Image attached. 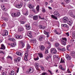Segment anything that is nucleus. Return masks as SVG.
<instances>
[{
	"label": "nucleus",
	"instance_id": "f257e3e1",
	"mask_svg": "<svg viewBox=\"0 0 75 75\" xmlns=\"http://www.w3.org/2000/svg\"><path fill=\"white\" fill-rule=\"evenodd\" d=\"M53 14L54 15H52L51 16V17L52 18H54V19L57 20H58V17H57L59 16L60 15L58 13V12L57 11H55L54 12Z\"/></svg>",
	"mask_w": 75,
	"mask_h": 75
},
{
	"label": "nucleus",
	"instance_id": "f03ea898",
	"mask_svg": "<svg viewBox=\"0 0 75 75\" xmlns=\"http://www.w3.org/2000/svg\"><path fill=\"white\" fill-rule=\"evenodd\" d=\"M62 21L64 23H67L69 25L71 26L72 23L70 21H68V18L67 17H64L62 19Z\"/></svg>",
	"mask_w": 75,
	"mask_h": 75
},
{
	"label": "nucleus",
	"instance_id": "7ed1b4c3",
	"mask_svg": "<svg viewBox=\"0 0 75 75\" xmlns=\"http://www.w3.org/2000/svg\"><path fill=\"white\" fill-rule=\"evenodd\" d=\"M34 72V69L33 68H30L28 70V71H26V72L27 74L29 73H33Z\"/></svg>",
	"mask_w": 75,
	"mask_h": 75
},
{
	"label": "nucleus",
	"instance_id": "20e7f679",
	"mask_svg": "<svg viewBox=\"0 0 75 75\" xmlns=\"http://www.w3.org/2000/svg\"><path fill=\"white\" fill-rule=\"evenodd\" d=\"M51 52L53 54H55L57 53V50L55 48H52L51 50Z\"/></svg>",
	"mask_w": 75,
	"mask_h": 75
},
{
	"label": "nucleus",
	"instance_id": "39448f33",
	"mask_svg": "<svg viewBox=\"0 0 75 75\" xmlns=\"http://www.w3.org/2000/svg\"><path fill=\"white\" fill-rule=\"evenodd\" d=\"M8 35V31L6 30H4L2 33V35L4 37H6Z\"/></svg>",
	"mask_w": 75,
	"mask_h": 75
},
{
	"label": "nucleus",
	"instance_id": "423d86ee",
	"mask_svg": "<svg viewBox=\"0 0 75 75\" xmlns=\"http://www.w3.org/2000/svg\"><path fill=\"white\" fill-rule=\"evenodd\" d=\"M21 60V58L20 57H18L17 58H16L14 59V62L16 63H18V62H19Z\"/></svg>",
	"mask_w": 75,
	"mask_h": 75
},
{
	"label": "nucleus",
	"instance_id": "0eeeda50",
	"mask_svg": "<svg viewBox=\"0 0 75 75\" xmlns=\"http://www.w3.org/2000/svg\"><path fill=\"white\" fill-rule=\"evenodd\" d=\"M21 4L20 5V4H18L16 5V8H20L22 6H23V4L22 3H21Z\"/></svg>",
	"mask_w": 75,
	"mask_h": 75
},
{
	"label": "nucleus",
	"instance_id": "6e6552de",
	"mask_svg": "<svg viewBox=\"0 0 75 75\" xmlns=\"http://www.w3.org/2000/svg\"><path fill=\"white\" fill-rule=\"evenodd\" d=\"M44 34H46V35H47V38L49 37H50V35H49V33L48 32H47V31L45 30H44Z\"/></svg>",
	"mask_w": 75,
	"mask_h": 75
},
{
	"label": "nucleus",
	"instance_id": "1a4fd4ad",
	"mask_svg": "<svg viewBox=\"0 0 75 75\" xmlns=\"http://www.w3.org/2000/svg\"><path fill=\"white\" fill-rule=\"evenodd\" d=\"M24 30V28L23 27H18V31H20L21 32V31H23Z\"/></svg>",
	"mask_w": 75,
	"mask_h": 75
},
{
	"label": "nucleus",
	"instance_id": "9d476101",
	"mask_svg": "<svg viewBox=\"0 0 75 75\" xmlns=\"http://www.w3.org/2000/svg\"><path fill=\"white\" fill-rule=\"evenodd\" d=\"M65 57L67 60H70L71 59V56L68 55H66L65 56Z\"/></svg>",
	"mask_w": 75,
	"mask_h": 75
},
{
	"label": "nucleus",
	"instance_id": "9b49d317",
	"mask_svg": "<svg viewBox=\"0 0 75 75\" xmlns=\"http://www.w3.org/2000/svg\"><path fill=\"white\" fill-rule=\"evenodd\" d=\"M54 32L55 33V34H57V35H60V34H61L62 33L61 32L60 33H59L57 31L56 29L54 30Z\"/></svg>",
	"mask_w": 75,
	"mask_h": 75
},
{
	"label": "nucleus",
	"instance_id": "f8f14e48",
	"mask_svg": "<svg viewBox=\"0 0 75 75\" xmlns=\"http://www.w3.org/2000/svg\"><path fill=\"white\" fill-rule=\"evenodd\" d=\"M30 42H31V43H33V44H35V43H36V39H33L31 40Z\"/></svg>",
	"mask_w": 75,
	"mask_h": 75
},
{
	"label": "nucleus",
	"instance_id": "ddd939ff",
	"mask_svg": "<svg viewBox=\"0 0 75 75\" xmlns=\"http://www.w3.org/2000/svg\"><path fill=\"white\" fill-rule=\"evenodd\" d=\"M25 26L27 30H30L31 28V27H30V25L28 24H27Z\"/></svg>",
	"mask_w": 75,
	"mask_h": 75
},
{
	"label": "nucleus",
	"instance_id": "4468645a",
	"mask_svg": "<svg viewBox=\"0 0 75 75\" xmlns=\"http://www.w3.org/2000/svg\"><path fill=\"white\" fill-rule=\"evenodd\" d=\"M1 47L0 48V49L1 50H4L5 49H6V47H5V46H4V44H2L1 45Z\"/></svg>",
	"mask_w": 75,
	"mask_h": 75
},
{
	"label": "nucleus",
	"instance_id": "2eb2a0df",
	"mask_svg": "<svg viewBox=\"0 0 75 75\" xmlns=\"http://www.w3.org/2000/svg\"><path fill=\"white\" fill-rule=\"evenodd\" d=\"M28 6L29 7L30 9H32V8H33V7H34V6H33V5H32L31 4H29L28 5Z\"/></svg>",
	"mask_w": 75,
	"mask_h": 75
},
{
	"label": "nucleus",
	"instance_id": "dca6fc26",
	"mask_svg": "<svg viewBox=\"0 0 75 75\" xmlns=\"http://www.w3.org/2000/svg\"><path fill=\"white\" fill-rule=\"evenodd\" d=\"M45 49V47L43 45L40 46V50L42 51H44Z\"/></svg>",
	"mask_w": 75,
	"mask_h": 75
},
{
	"label": "nucleus",
	"instance_id": "f3484780",
	"mask_svg": "<svg viewBox=\"0 0 75 75\" xmlns=\"http://www.w3.org/2000/svg\"><path fill=\"white\" fill-rule=\"evenodd\" d=\"M38 16H35L33 17V19L34 20H38Z\"/></svg>",
	"mask_w": 75,
	"mask_h": 75
},
{
	"label": "nucleus",
	"instance_id": "a211bd4d",
	"mask_svg": "<svg viewBox=\"0 0 75 75\" xmlns=\"http://www.w3.org/2000/svg\"><path fill=\"white\" fill-rule=\"evenodd\" d=\"M71 55L72 58H75V52H71Z\"/></svg>",
	"mask_w": 75,
	"mask_h": 75
},
{
	"label": "nucleus",
	"instance_id": "6ab92c4d",
	"mask_svg": "<svg viewBox=\"0 0 75 75\" xmlns=\"http://www.w3.org/2000/svg\"><path fill=\"white\" fill-rule=\"evenodd\" d=\"M16 54L18 56H21L22 55V54L20 52H17L16 53Z\"/></svg>",
	"mask_w": 75,
	"mask_h": 75
},
{
	"label": "nucleus",
	"instance_id": "aec40b11",
	"mask_svg": "<svg viewBox=\"0 0 75 75\" xmlns=\"http://www.w3.org/2000/svg\"><path fill=\"white\" fill-rule=\"evenodd\" d=\"M46 43L47 44H48V48H50V47H51V42H48V41H47Z\"/></svg>",
	"mask_w": 75,
	"mask_h": 75
},
{
	"label": "nucleus",
	"instance_id": "412c9836",
	"mask_svg": "<svg viewBox=\"0 0 75 75\" xmlns=\"http://www.w3.org/2000/svg\"><path fill=\"white\" fill-rule=\"evenodd\" d=\"M40 5H38L36 7V11H38V12H39L40 11Z\"/></svg>",
	"mask_w": 75,
	"mask_h": 75
},
{
	"label": "nucleus",
	"instance_id": "4be33fe9",
	"mask_svg": "<svg viewBox=\"0 0 75 75\" xmlns=\"http://www.w3.org/2000/svg\"><path fill=\"white\" fill-rule=\"evenodd\" d=\"M1 8L2 10L4 11H6V7L2 5L1 6Z\"/></svg>",
	"mask_w": 75,
	"mask_h": 75
},
{
	"label": "nucleus",
	"instance_id": "5701e85b",
	"mask_svg": "<svg viewBox=\"0 0 75 75\" xmlns=\"http://www.w3.org/2000/svg\"><path fill=\"white\" fill-rule=\"evenodd\" d=\"M61 42L63 45L65 46L67 44V42L65 41H62Z\"/></svg>",
	"mask_w": 75,
	"mask_h": 75
},
{
	"label": "nucleus",
	"instance_id": "b1692460",
	"mask_svg": "<svg viewBox=\"0 0 75 75\" xmlns=\"http://www.w3.org/2000/svg\"><path fill=\"white\" fill-rule=\"evenodd\" d=\"M43 38H44V36H40L39 38V41H41L42 40V39H43Z\"/></svg>",
	"mask_w": 75,
	"mask_h": 75
},
{
	"label": "nucleus",
	"instance_id": "393cba45",
	"mask_svg": "<svg viewBox=\"0 0 75 75\" xmlns=\"http://www.w3.org/2000/svg\"><path fill=\"white\" fill-rule=\"evenodd\" d=\"M16 14V17H19L20 16V13L18 12H17V13H15Z\"/></svg>",
	"mask_w": 75,
	"mask_h": 75
},
{
	"label": "nucleus",
	"instance_id": "a878e982",
	"mask_svg": "<svg viewBox=\"0 0 75 75\" xmlns=\"http://www.w3.org/2000/svg\"><path fill=\"white\" fill-rule=\"evenodd\" d=\"M59 45H60L58 43H56L55 44V46L56 47H59Z\"/></svg>",
	"mask_w": 75,
	"mask_h": 75
},
{
	"label": "nucleus",
	"instance_id": "bb28decb",
	"mask_svg": "<svg viewBox=\"0 0 75 75\" xmlns=\"http://www.w3.org/2000/svg\"><path fill=\"white\" fill-rule=\"evenodd\" d=\"M30 48H31V46H30V45H29V44H27V50H29V49H30Z\"/></svg>",
	"mask_w": 75,
	"mask_h": 75
},
{
	"label": "nucleus",
	"instance_id": "cd10ccee",
	"mask_svg": "<svg viewBox=\"0 0 75 75\" xmlns=\"http://www.w3.org/2000/svg\"><path fill=\"white\" fill-rule=\"evenodd\" d=\"M11 16L13 17H16V13H13L11 14Z\"/></svg>",
	"mask_w": 75,
	"mask_h": 75
},
{
	"label": "nucleus",
	"instance_id": "c85d7f7f",
	"mask_svg": "<svg viewBox=\"0 0 75 75\" xmlns=\"http://www.w3.org/2000/svg\"><path fill=\"white\" fill-rule=\"evenodd\" d=\"M35 67H40V65L38 63H35Z\"/></svg>",
	"mask_w": 75,
	"mask_h": 75
},
{
	"label": "nucleus",
	"instance_id": "c756f323",
	"mask_svg": "<svg viewBox=\"0 0 75 75\" xmlns=\"http://www.w3.org/2000/svg\"><path fill=\"white\" fill-rule=\"evenodd\" d=\"M59 50L62 52H63V51H65V49L64 48H60L59 49Z\"/></svg>",
	"mask_w": 75,
	"mask_h": 75
},
{
	"label": "nucleus",
	"instance_id": "7c9ffc66",
	"mask_svg": "<svg viewBox=\"0 0 75 75\" xmlns=\"http://www.w3.org/2000/svg\"><path fill=\"white\" fill-rule=\"evenodd\" d=\"M38 54L39 55V57L40 58H42L43 57V55H42V54L41 53H39Z\"/></svg>",
	"mask_w": 75,
	"mask_h": 75
},
{
	"label": "nucleus",
	"instance_id": "2f4dec72",
	"mask_svg": "<svg viewBox=\"0 0 75 75\" xmlns=\"http://www.w3.org/2000/svg\"><path fill=\"white\" fill-rule=\"evenodd\" d=\"M59 67H60V69H61L62 70L65 71V69H64V68L62 67V65H60L59 66Z\"/></svg>",
	"mask_w": 75,
	"mask_h": 75
},
{
	"label": "nucleus",
	"instance_id": "473e14b6",
	"mask_svg": "<svg viewBox=\"0 0 75 75\" xmlns=\"http://www.w3.org/2000/svg\"><path fill=\"white\" fill-rule=\"evenodd\" d=\"M64 1L66 3H67V4H68L70 1V0H64Z\"/></svg>",
	"mask_w": 75,
	"mask_h": 75
},
{
	"label": "nucleus",
	"instance_id": "72a5a7b5",
	"mask_svg": "<svg viewBox=\"0 0 75 75\" xmlns=\"http://www.w3.org/2000/svg\"><path fill=\"white\" fill-rule=\"evenodd\" d=\"M10 75H14V71H11V72L10 74Z\"/></svg>",
	"mask_w": 75,
	"mask_h": 75
},
{
	"label": "nucleus",
	"instance_id": "f704fd0d",
	"mask_svg": "<svg viewBox=\"0 0 75 75\" xmlns=\"http://www.w3.org/2000/svg\"><path fill=\"white\" fill-rule=\"evenodd\" d=\"M40 28H41V29H42L43 30H44V28H45L44 27H42V26L40 25L39 26Z\"/></svg>",
	"mask_w": 75,
	"mask_h": 75
},
{
	"label": "nucleus",
	"instance_id": "c9c22d12",
	"mask_svg": "<svg viewBox=\"0 0 75 75\" xmlns=\"http://www.w3.org/2000/svg\"><path fill=\"white\" fill-rule=\"evenodd\" d=\"M28 14V11H26L25 13H24V15L25 16H27Z\"/></svg>",
	"mask_w": 75,
	"mask_h": 75
},
{
	"label": "nucleus",
	"instance_id": "e433bc0d",
	"mask_svg": "<svg viewBox=\"0 0 75 75\" xmlns=\"http://www.w3.org/2000/svg\"><path fill=\"white\" fill-rule=\"evenodd\" d=\"M59 58L60 57L59 56H57L56 57L58 61H59V59H60Z\"/></svg>",
	"mask_w": 75,
	"mask_h": 75
},
{
	"label": "nucleus",
	"instance_id": "4c0bfd02",
	"mask_svg": "<svg viewBox=\"0 0 75 75\" xmlns=\"http://www.w3.org/2000/svg\"><path fill=\"white\" fill-rule=\"evenodd\" d=\"M62 40H63L62 41H65V42H66L67 41V38H63L62 39Z\"/></svg>",
	"mask_w": 75,
	"mask_h": 75
},
{
	"label": "nucleus",
	"instance_id": "58836bf2",
	"mask_svg": "<svg viewBox=\"0 0 75 75\" xmlns=\"http://www.w3.org/2000/svg\"><path fill=\"white\" fill-rule=\"evenodd\" d=\"M48 72L50 73V74H51V75L54 74V73H52V72H51V71L50 70H48Z\"/></svg>",
	"mask_w": 75,
	"mask_h": 75
},
{
	"label": "nucleus",
	"instance_id": "ea45409f",
	"mask_svg": "<svg viewBox=\"0 0 75 75\" xmlns=\"http://www.w3.org/2000/svg\"><path fill=\"white\" fill-rule=\"evenodd\" d=\"M11 41H13V42H15L16 41V40L14 38H11Z\"/></svg>",
	"mask_w": 75,
	"mask_h": 75
},
{
	"label": "nucleus",
	"instance_id": "a19ab883",
	"mask_svg": "<svg viewBox=\"0 0 75 75\" xmlns=\"http://www.w3.org/2000/svg\"><path fill=\"white\" fill-rule=\"evenodd\" d=\"M64 60H63L62 59H61V60L60 61V63H64Z\"/></svg>",
	"mask_w": 75,
	"mask_h": 75
},
{
	"label": "nucleus",
	"instance_id": "79ce46f5",
	"mask_svg": "<svg viewBox=\"0 0 75 75\" xmlns=\"http://www.w3.org/2000/svg\"><path fill=\"white\" fill-rule=\"evenodd\" d=\"M21 38H22V36L21 35H18V39H21Z\"/></svg>",
	"mask_w": 75,
	"mask_h": 75
},
{
	"label": "nucleus",
	"instance_id": "37998d69",
	"mask_svg": "<svg viewBox=\"0 0 75 75\" xmlns=\"http://www.w3.org/2000/svg\"><path fill=\"white\" fill-rule=\"evenodd\" d=\"M34 59L35 61H37V60L39 59V57H38L37 58H34Z\"/></svg>",
	"mask_w": 75,
	"mask_h": 75
},
{
	"label": "nucleus",
	"instance_id": "c03bdc74",
	"mask_svg": "<svg viewBox=\"0 0 75 75\" xmlns=\"http://www.w3.org/2000/svg\"><path fill=\"white\" fill-rule=\"evenodd\" d=\"M28 37H29L30 38H33V36H32L31 35L28 34Z\"/></svg>",
	"mask_w": 75,
	"mask_h": 75
},
{
	"label": "nucleus",
	"instance_id": "a18cd8bd",
	"mask_svg": "<svg viewBox=\"0 0 75 75\" xmlns=\"http://www.w3.org/2000/svg\"><path fill=\"white\" fill-rule=\"evenodd\" d=\"M33 15L32 14H30L29 16V18H33Z\"/></svg>",
	"mask_w": 75,
	"mask_h": 75
},
{
	"label": "nucleus",
	"instance_id": "49530a36",
	"mask_svg": "<svg viewBox=\"0 0 75 75\" xmlns=\"http://www.w3.org/2000/svg\"><path fill=\"white\" fill-rule=\"evenodd\" d=\"M45 54H48V49L45 50Z\"/></svg>",
	"mask_w": 75,
	"mask_h": 75
},
{
	"label": "nucleus",
	"instance_id": "de8ad7c7",
	"mask_svg": "<svg viewBox=\"0 0 75 75\" xmlns=\"http://www.w3.org/2000/svg\"><path fill=\"white\" fill-rule=\"evenodd\" d=\"M2 75H7V74L6 73L4 72H2Z\"/></svg>",
	"mask_w": 75,
	"mask_h": 75
},
{
	"label": "nucleus",
	"instance_id": "09e8293b",
	"mask_svg": "<svg viewBox=\"0 0 75 75\" xmlns=\"http://www.w3.org/2000/svg\"><path fill=\"white\" fill-rule=\"evenodd\" d=\"M67 25H66V24H62V27H66Z\"/></svg>",
	"mask_w": 75,
	"mask_h": 75
},
{
	"label": "nucleus",
	"instance_id": "8fccbe9b",
	"mask_svg": "<svg viewBox=\"0 0 75 75\" xmlns=\"http://www.w3.org/2000/svg\"><path fill=\"white\" fill-rule=\"evenodd\" d=\"M42 11L43 12V13H45V12L46 11L45 9H42Z\"/></svg>",
	"mask_w": 75,
	"mask_h": 75
},
{
	"label": "nucleus",
	"instance_id": "3c124183",
	"mask_svg": "<svg viewBox=\"0 0 75 75\" xmlns=\"http://www.w3.org/2000/svg\"><path fill=\"white\" fill-rule=\"evenodd\" d=\"M24 59L25 60V61H27V57L25 56L24 57Z\"/></svg>",
	"mask_w": 75,
	"mask_h": 75
},
{
	"label": "nucleus",
	"instance_id": "603ef678",
	"mask_svg": "<svg viewBox=\"0 0 75 75\" xmlns=\"http://www.w3.org/2000/svg\"><path fill=\"white\" fill-rule=\"evenodd\" d=\"M21 24H24V23H25V22L23 21H21Z\"/></svg>",
	"mask_w": 75,
	"mask_h": 75
},
{
	"label": "nucleus",
	"instance_id": "864d4df0",
	"mask_svg": "<svg viewBox=\"0 0 75 75\" xmlns=\"http://www.w3.org/2000/svg\"><path fill=\"white\" fill-rule=\"evenodd\" d=\"M40 67L42 69V70H43V69H44V67H42V66H40Z\"/></svg>",
	"mask_w": 75,
	"mask_h": 75
},
{
	"label": "nucleus",
	"instance_id": "5fc2aeb1",
	"mask_svg": "<svg viewBox=\"0 0 75 75\" xmlns=\"http://www.w3.org/2000/svg\"><path fill=\"white\" fill-rule=\"evenodd\" d=\"M7 58H10V59H12V57H11V56H8L7 57Z\"/></svg>",
	"mask_w": 75,
	"mask_h": 75
},
{
	"label": "nucleus",
	"instance_id": "6e6d98bb",
	"mask_svg": "<svg viewBox=\"0 0 75 75\" xmlns=\"http://www.w3.org/2000/svg\"><path fill=\"white\" fill-rule=\"evenodd\" d=\"M49 58H50V57H49L48 56H47L45 58V59H46V60H48V59H49Z\"/></svg>",
	"mask_w": 75,
	"mask_h": 75
},
{
	"label": "nucleus",
	"instance_id": "4d7b16f0",
	"mask_svg": "<svg viewBox=\"0 0 75 75\" xmlns=\"http://www.w3.org/2000/svg\"><path fill=\"white\" fill-rule=\"evenodd\" d=\"M42 75H48L47 74V73H43L42 74Z\"/></svg>",
	"mask_w": 75,
	"mask_h": 75
},
{
	"label": "nucleus",
	"instance_id": "13d9d810",
	"mask_svg": "<svg viewBox=\"0 0 75 75\" xmlns=\"http://www.w3.org/2000/svg\"><path fill=\"white\" fill-rule=\"evenodd\" d=\"M50 41H51V42H53L54 40V39H52V38H51L50 40Z\"/></svg>",
	"mask_w": 75,
	"mask_h": 75
},
{
	"label": "nucleus",
	"instance_id": "bf43d9fd",
	"mask_svg": "<svg viewBox=\"0 0 75 75\" xmlns=\"http://www.w3.org/2000/svg\"><path fill=\"white\" fill-rule=\"evenodd\" d=\"M21 45H22V48H23V47H24V44L23 43H22L21 44Z\"/></svg>",
	"mask_w": 75,
	"mask_h": 75
},
{
	"label": "nucleus",
	"instance_id": "052dcab7",
	"mask_svg": "<svg viewBox=\"0 0 75 75\" xmlns=\"http://www.w3.org/2000/svg\"><path fill=\"white\" fill-rule=\"evenodd\" d=\"M65 34H66L67 35V36H69V33H65Z\"/></svg>",
	"mask_w": 75,
	"mask_h": 75
},
{
	"label": "nucleus",
	"instance_id": "680f3d73",
	"mask_svg": "<svg viewBox=\"0 0 75 75\" xmlns=\"http://www.w3.org/2000/svg\"><path fill=\"white\" fill-rule=\"evenodd\" d=\"M71 16V17H75V16H74V14H72V15H70Z\"/></svg>",
	"mask_w": 75,
	"mask_h": 75
},
{
	"label": "nucleus",
	"instance_id": "e2e57ef3",
	"mask_svg": "<svg viewBox=\"0 0 75 75\" xmlns=\"http://www.w3.org/2000/svg\"><path fill=\"white\" fill-rule=\"evenodd\" d=\"M28 53H25V57H27V56H28Z\"/></svg>",
	"mask_w": 75,
	"mask_h": 75
},
{
	"label": "nucleus",
	"instance_id": "0e129e2a",
	"mask_svg": "<svg viewBox=\"0 0 75 75\" xmlns=\"http://www.w3.org/2000/svg\"><path fill=\"white\" fill-rule=\"evenodd\" d=\"M67 71V72H68V73H71V71H69V69H68Z\"/></svg>",
	"mask_w": 75,
	"mask_h": 75
},
{
	"label": "nucleus",
	"instance_id": "69168bd1",
	"mask_svg": "<svg viewBox=\"0 0 75 75\" xmlns=\"http://www.w3.org/2000/svg\"><path fill=\"white\" fill-rule=\"evenodd\" d=\"M39 67H35V68H36V69H37V70H38V69H39Z\"/></svg>",
	"mask_w": 75,
	"mask_h": 75
},
{
	"label": "nucleus",
	"instance_id": "338daca9",
	"mask_svg": "<svg viewBox=\"0 0 75 75\" xmlns=\"http://www.w3.org/2000/svg\"><path fill=\"white\" fill-rule=\"evenodd\" d=\"M75 35V32L73 31L72 33V35Z\"/></svg>",
	"mask_w": 75,
	"mask_h": 75
},
{
	"label": "nucleus",
	"instance_id": "774afa93",
	"mask_svg": "<svg viewBox=\"0 0 75 75\" xmlns=\"http://www.w3.org/2000/svg\"><path fill=\"white\" fill-rule=\"evenodd\" d=\"M72 36L73 38H75V35H72Z\"/></svg>",
	"mask_w": 75,
	"mask_h": 75
}]
</instances>
